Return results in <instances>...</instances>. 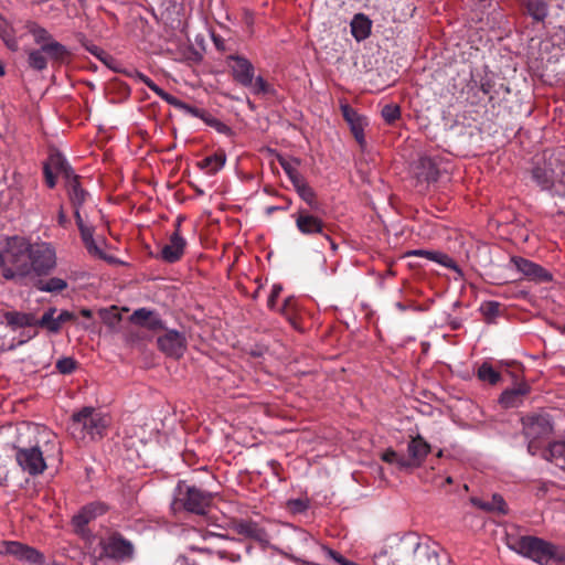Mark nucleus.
Segmentation results:
<instances>
[{"mask_svg": "<svg viewBox=\"0 0 565 565\" xmlns=\"http://www.w3.org/2000/svg\"><path fill=\"white\" fill-rule=\"evenodd\" d=\"M18 466L30 476L44 472L49 461L62 460V447L57 436L46 429H38L34 445L19 438L12 447Z\"/></svg>", "mask_w": 565, "mask_h": 565, "instance_id": "nucleus-1", "label": "nucleus"}, {"mask_svg": "<svg viewBox=\"0 0 565 565\" xmlns=\"http://www.w3.org/2000/svg\"><path fill=\"white\" fill-rule=\"evenodd\" d=\"M507 546L541 565H558L565 561V548L531 535H521L515 527L505 534Z\"/></svg>", "mask_w": 565, "mask_h": 565, "instance_id": "nucleus-2", "label": "nucleus"}, {"mask_svg": "<svg viewBox=\"0 0 565 565\" xmlns=\"http://www.w3.org/2000/svg\"><path fill=\"white\" fill-rule=\"evenodd\" d=\"M54 172L61 174L66 182L67 195L74 209H81L89 198V193L81 186L79 178L57 150H51L47 160L43 164L45 183L49 188L56 185Z\"/></svg>", "mask_w": 565, "mask_h": 565, "instance_id": "nucleus-3", "label": "nucleus"}, {"mask_svg": "<svg viewBox=\"0 0 565 565\" xmlns=\"http://www.w3.org/2000/svg\"><path fill=\"white\" fill-rule=\"evenodd\" d=\"M30 245L23 237L6 238L0 252V266L4 278H23L31 274Z\"/></svg>", "mask_w": 565, "mask_h": 565, "instance_id": "nucleus-4", "label": "nucleus"}, {"mask_svg": "<svg viewBox=\"0 0 565 565\" xmlns=\"http://www.w3.org/2000/svg\"><path fill=\"white\" fill-rule=\"evenodd\" d=\"M108 426V418L93 407H83L72 415L67 430L77 441L102 438Z\"/></svg>", "mask_w": 565, "mask_h": 565, "instance_id": "nucleus-5", "label": "nucleus"}, {"mask_svg": "<svg viewBox=\"0 0 565 565\" xmlns=\"http://www.w3.org/2000/svg\"><path fill=\"white\" fill-rule=\"evenodd\" d=\"M532 178L536 184L553 195L565 196V161L550 156L537 163L532 170Z\"/></svg>", "mask_w": 565, "mask_h": 565, "instance_id": "nucleus-6", "label": "nucleus"}, {"mask_svg": "<svg viewBox=\"0 0 565 565\" xmlns=\"http://www.w3.org/2000/svg\"><path fill=\"white\" fill-rule=\"evenodd\" d=\"M213 495L195 486L179 481L174 490L173 505L188 512L203 515L212 503Z\"/></svg>", "mask_w": 565, "mask_h": 565, "instance_id": "nucleus-7", "label": "nucleus"}, {"mask_svg": "<svg viewBox=\"0 0 565 565\" xmlns=\"http://www.w3.org/2000/svg\"><path fill=\"white\" fill-rule=\"evenodd\" d=\"M553 425L548 415L535 414L523 418V434L527 440V451L535 456L550 438Z\"/></svg>", "mask_w": 565, "mask_h": 565, "instance_id": "nucleus-8", "label": "nucleus"}, {"mask_svg": "<svg viewBox=\"0 0 565 565\" xmlns=\"http://www.w3.org/2000/svg\"><path fill=\"white\" fill-rule=\"evenodd\" d=\"M99 558H108L115 562H126L134 557V544L119 532H114L99 541Z\"/></svg>", "mask_w": 565, "mask_h": 565, "instance_id": "nucleus-9", "label": "nucleus"}, {"mask_svg": "<svg viewBox=\"0 0 565 565\" xmlns=\"http://www.w3.org/2000/svg\"><path fill=\"white\" fill-rule=\"evenodd\" d=\"M31 271L38 276H46L56 267V253L49 243L40 242L30 245Z\"/></svg>", "mask_w": 565, "mask_h": 565, "instance_id": "nucleus-10", "label": "nucleus"}, {"mask_svg": "<svg viewBox=\"0 0 565 565\" xmlns=\"http://www.w3.org/2000/svg\"><path fill=\"white\" fill-rule=\"evenodd\" d=\"M0 554L12 555L19 561H25L30 564H43L44 556L32 546L18 541H2L0 543Z\"/></svg>", "mask_w": 565, "mask_h": 565, "instance_id": "nucleus-11", "label": "nucleus"}, {"mask_svg": "<svg viewBox=\"0 0 565 565\" xmlns=\"http://www.w3.org/2000/svg\"><path fill=\"white\" fill-rule=\"evenodd\" d=\"M157 344L166 355L180 359L186 350V338L177 330H168L157 339Z\"/></svg>", "mask_w": 565, "mask_h": 565, "instance_id": "nucleus-12", "label": "nucleus"}, {"mask_svg": "<svg viewBox=\"0 0 565 565\" xmlns=\"http://www.w3.org/2000/svg\"><path fill=\"white\" fill-rule=\"evenodd\" d=\"M297 228L305 235L321 234L327 241L330 242L333 249L337 248L335 244L331 241L330 236L324 233V223L319 217L309 214L307 211L300 210L296 218Z\"/></svg>", "mask_w": 565, "mask_h": 565, "instance_id": "nucleus-13", "label": "nucleus"}, {"mask_svg": "<svg viewBox=\"0 0 565 565\" xmlns=\"http://www.w3.org/2000/svg\"><path fill=\"white\" fill-rule=\"evenodd\" d=\"M228 60L234 79L242 86H252L254 79L253 64L247 58L238 55H231Z\"/></svg>", "mask_w": 565, "mask_h": 565, "instance_id": "nucleus-14", "label": "nucleus"}, {"mask_svg": "<svg viewBox=\"0 0 565 565\" xmlns=\"http://www.w3.org/2000/svg\"><path fill=\"white\" fill-rule=\"evenodd\" d=\"M185 247V238L179 233H172L169 242L162 246L158 257L169 264L177 263L182 258Z\"/></svg>", "mask_w": 565, "mask_h": 565, "instance_id": "nucleus-15", "label": "nucleus"}, {"mask_svg": "<svg viewBox=\"0 0 565 565\" xmlns=\"http://www.w3.org/2000/svg\"><path fill=\"white\" fill-rule=\"evenodd\" d=\"M407 450L409 458H406V462L409 463V469L418 468L430 452V445L418 435L411 439Z\"/></svg>", "mask_w": 565, "mask_h": 565, "instance_id": "nucleus-16", "label": "nucleus"}, {"mask_svg": "<svg viewBox=\"0 0 565 565\" xmlns=\"http://www.w3.org/2000/svg\"><path fill=\"white\" fill-rule=\"evenodd\" d=\"M108 507L103 502H92L83 507L77 514L73 516V524L76 529L83 530L90 521L105 514Z\"/></svg>", "mask_w": 565, "mask_h": 565, "instance_id": "nucleus-17", "label": "nucleus"}, {"mask_svg": "<svg viewBox=\"0 0 565 565\" xmlns=\"http://www.w3.org/2000/svg\"><path fill=\"white\" fill-rule=\"evenodd\" d=\"M511 263L515 269H518L530 279L537 281H547L551 279V275L543 267L529 259L522 257H512Z\"/></svg>", "mask_w": 565, "mask_h": 565, "instance_id": "nucleus-18", "label": "nucleus"}, {"mask_svg": "<svg viewBox=\"0 0 565 565\" xmlns=\"http://www.w3.org/2000/svg\"><path fill=\"white\" fill-rule=\"evenodd\" d=\"M341 113L343 118L350 125L351 131L355 138V140L363 146L365 142L364 139V126L365 118L356 113L350 105L343 104L341 105Z\"/></svg>", "mask_w": 565, "mask_h": 565, "instance_id": "nucleus-19", "label": "nucleus"}, {"mask_svg": "<svg viewBox=\"0 0 565 565\" xmlns=\"http://www.w3.org/2000/svg\"><path fill=\"white\" fill-rule=\"evenodd\" d=\"M233 530L237 534L259 543H267L269 539L265 529L254 521H237L233 524Z\"/></svg>", "mask_w": 565, "mask_h": 565, "instance_id": "nucleus-20", "label": "nucleus"}, {"mask_svg": "<svg viewBox=\"0 0 565 565\" xmlns=\"http://www.w3.org/2000/svg\"><path fill=\"white\" fill-rule=\"evenodd\" d=\"M408 256H422L426 257L429 260H434L447 268H450L458 274L461 275V270L456 264V262L449 257L448 255L440 253V252H433V250H426V249H414L407 253Z\"/></svg>", "mask_w": 565, "mask_h": 565, "instance_id": "nucleus-21", "label": "nucleus"}, {"mask_svg": "<svg viewBox=\"0 0 565 565\" xmlns=\"http://www.w3.org/2000/svg\"><path fill=\"white\" fill-rule=\"evenodd\" d=\"M470 502L475 507H477L486 512L498 513V514H507V512H508L507 503L500 494H493L490 501H484V500L473 497L470 499Z\"/></svg>", "mask_w": 565, "mask_h": 565, "instance_id": "nucleus-22", "label": "nucleus"}, {"mask_svg": "<svg viewBox=\"0 0 565 565\" xmlns=\"http://www.w3.org/2000/svg\"><path fill=\"white\" fill-rule=\"evenodd\" d=\"M544 459L553 462L558 468L565 470V443L556 441L543 450Z\"/></svg>", "mask_w": 565, "mask_h": 565, "instance_id": "nucleus-23", "label": "nucleus"}, {"mask_svg": "<svg viewBox=\"0 0 565 565\" xmlns=\"http://www.w3.org/2000/svg\"><path fill=\"white\" fill-rule=\"evenodd\" d=\"M2 319L12 328L35 327V316L32 313L8 311L2 315Z\"/></svg>", "mask_w": 565, "mask_h": 565, "instance_id": "nucleus-24", "label": "nucleus"}, {"mask_svg": "<svg viewBox=\"0 0 565 565\" xmlns=\"http://www.w3.org/2000/svg\"><path fill=\"white\" fill-rule=\"evenodd\" d=\"M137 78L143 83L147 87H149L154 94H157L159 97H161L164 102H167L169 105L180 108L182 107V100L177 98L175 96L164 92L161 87H159L151 78H149L147 75L142 73H137Z\"/></svg>", "mask_w": 565, "mask_h": 565, "instance_id": "nucleus-25", "label": "nucleus"}, {"mask_svg": "<svg viewBox=\"0 0 565 565\" xmlns=\"http://www.w3.org/2000/svg\"><path fill=\"white\" fill-rule=\"evenodd\" d=\"M371 26V20L366 15L359 13L351 21V33L355 40L362 41L370 35Z\"/></svg>", "mask_w": 565, "mask_h": 565, "instance_id": "nucleus-26", "label": "nucleus"}, {"mask_svg": "<svg viewBox=\"0 0 565 565\" xmlns=\"http://www.w3.org/2000/svg\"><path fill=\"white\" fill-rule=\"evenodd\" d=\"M529 15L536 22H543L548 15V4L545 0H521Z\"/></svg>", "mask_w": 565, "mask_h": 565, "instance_id": "nucleus-27", "label": "nucleus"}, {"mask_svg": "<svg viewBox=\"0 0 565 565\" xmlns=\"http://www.w3.org/2000/svg\"><path fill=\"white\" fill-rule=\"evenodd\" d=\"M529 392L526 385L504 391L500 396V404L505 408L516 407L521 403L522 396Z\"/></svg>", "mask_w": 565, "mask_h": 565, "instance_id": "nucleus-28", "label": "nucleus"}, {"mask_svg": "<svg viewBox=\"0 0 565 565\" xmlns=\"http://www.w3.org/2000/svg\"><path fill=\"white\" fill-rule=\"evenodd\" d=\"M226 162V156L224 152H217L209 156L198 162V167L204 170L207 174H215L220 171Z\"/></svg>", "mask_w": 565, "mask_h": 565, "instance_id": "nucleus-29", "label": "nucleus"}, {"mask_svg": "<svg viewBox=\"0 0 565 565\" xmlns=\"http://www.w3.org/2000/svg\"><path fill=\"white\" fill-rule=\"evenodd\" d=\"M418 168L420 169L418 177L423 178L425 181L431 182L438 179V169L433 159L428 157L420 158Z\"/></svg>", "mask_w": 565, "mask_h": 565, "instance_id": "nucleus-30", "label": "nucleus"}, {"mask_svg": "<svg viewBox=\"0 0 565 565\" xmlns=\"http://www.w3.org/2000/svg\"><path fill=\"white\" fill-rule=\"evenodd\" d=\"M42 49L43 51H45L46 55H49L52 60L57 62L65 61L70 55L68 50L63 44L54 40L44 43L42 45Z\"/></svg>", "mask_w": 565, "mask_h": 565, "instance_id": "nucleus-31", "label": "nucleus"}, {"mask_svg": "<svg viewBox=\"0 0 565 565\" xmlns=\"http://www.w3.org/2000/svg\"><path fill=\"white\" fill-rule=\"evenodd\" d=\"M0 36L4 44L10 50H17L18 49V41L15 38V32L13 26L10 24V22L0 15Z\"/></svg>", "mask_w": 565, "mask_h": 565, "instance_id": "nucleus-32", "label": "nucleus"}, {"mask_svg": "<svg viewBox=\"0 0 565 565\" xmlns=\"http://www.w3.org/2000/svg\"><path fill=\"white\" fill-rule=\"evenodd\" d=\"M35 287L38 290L44 292H61L67 288V282L62 278L52 277L47 280H39Z\"/></svg>", "mask_w": 565, "mask_h": 565, "instance_id": "nucleus-33", "label": "nucleus"}, {"mask_svg": "<svg viewBox=\"0 0 565 565\" xmlns=\"http://www.w3.org/2000/svg\"><path fill=\"white\" fill-rule=\"evenodd\" d=\"M56 312L55 308H49L41 319L35 318V326L46 328L50 332L57 333L60 331V326L57 322V318L54 317Z\"/></svg>", "mask_w": 565, "mask_h": 565, "instance_id": "nucleus-34", "label": "nucleus"}, {"mask_svg": "<svg viewBox=\"0 0 565 565\" xmlns=\"http://www.w3.org/2000/svg\"><path fill=\"white\" fill-rule=\"evenodd\" d=\"M93 235H94V228L93 227L82 228V231H81L82 241H83L85 247L87 248L88 253L93 254V255H99L100 256L102 255V250L97 246Z\"/></svg>", "mask_w": 565, "mask_h": 565, "instance_id": "nucleus-35", "label": "nucleus"}, {"mask_svg": "<svg viewBox=\"0 0 565 565\" xmlns=\"http://www.w3.org/2000/svg\"><path fill=\"white\" fill-rule=\"evenodd\" d=\"M45 55L46 53L42 47L40 50L31 51L28 57L29 65L36 71L44 70L47 64Z\"/></svg>", "mask_w": 565, "mask_h": 565, "instance_id": "nucleus-36", "label": "nucleus"}, {"mask_svg": "<svg viewBox=\"0 0 565 565\" xmlns=\"http://www.w3.org/2000/svg\"><path fill=\"white\" fill-rule=\"evenodd\" d=\"M501 305L497 301H486L480 306V312L487 320L492 322L500 315Z\"/></svg>", "mask_w": 565, "mask_h": 565, "instance_id": "nucleus-37", "label": "nucleus"}, {"mask_svg": "<svg viewBox=\"0 0 565 565\" xmlns=\"http://www.w3.org/2000/svg\"><path fill=\"white\" fill-rule=\"evenodd\" d=\"M382 460L387 463H395L399 469H409V463L406 462V458L398 455L393 449L385 450L382 456Z\"/></svg>", "mask_w": 565, "mask_h": 565, "instance_id": "nucleus-38", "label": "nucleus"}, {"mask_svg": "<svg viewBox=\"0 0 565 565\" xmlns=\"http://www.w3.org/2000/svg\"><path fill=\"white\" fill-rule=\"evenodd\" d=\"M478 377L490 384H495L500 380V374L491 365L483 363L478 370Z\"/></svg>", "mask_w": 565, "mask_h": 565, "instance_id": "nucleus-39", "label": "nucleus"}, {"mask_svg": "<svg viewBox=\"0 0 565 565\" xmlns=\"http://www.w3.org/2000/svg\"><path fill=\"white\" fill-rule=\"evenodd\" d=\"M381 115L387 124H393L401 116V107L394 103L386 104L383 106Z\"/></svg>", "mask_w": 565, "mask_h": 565, "instance_id": "nucleus-40", "label": "nucleus"}, {"mask_svg": "<svg viewBox=\"0 0 565 565\" xmlns=\"http://www.w3.org/2000/svg\"><path fill=\"white\" fill-rule=\"evenodd\" d=\"M255 95H267L274 93V88L262 77L258 76L252 81V86H248Z\"/></svg>", "mask_w": 565, "mask_h": 565, "instance_id": "nucleus-41", "label": "nucleus"}, {"mask_svg": "<svg viewBox=\"0 0 565 565\" xmlns=\"http://www.w3.org/2000/svg\"><path fill=\"white\" fill-rule=\"evenodd\" d=\"M297 193L299 194V196L305 201L307 202L312 209H316L318 206V202L316 200V193L313 191V189L308 184L306 183L305 185H302V188H300Z\"/></svg>", "mask_w": 565, "mask_h": 565, "instance_id": "nucleus-42", "label": "nucleus"}, {"mask_svg": "<svg viewBox=\"0 0 565 565\" xmlns=\"http://www.w3.org/2000/svg\"><path fill=\"white\" fill-rule=\"evenodd\" d=\"M30 33L33 35L34 41L38 44H41V46L44 43L52 41L50 33L45 29L41 28L40 25L32 24L30 26Z\"/></svg>", "mask_w": 565, "mask_h": 565, "instance_id": "nucleus-43", "label": "nucleus"}, {"mask_svg": "<svg viewBox=\"0 0 565 565\" xmlns=\"http://www.w3.org/2000/svg\"><path fill=\"white\" fill-rule=\"evenodd\" d=\"M278 162L285 173L290 178L298 171L299 160L294 158L278 157Z\"/></svg>", "mask_w": 565, "mask_h": 565, "instance_id": "nucleus-44", "label": "nucleus"}, {"mask_svg": "<svg viewBox=\"0 0 565 565\" xmlns=\"http://www.w3.org/2000/svg\"><path fill=\"white\" fill-rule=\"evenodd\" d=\"M202 120H204L209 126L213 127L216 131H218L221 134H225V135L233 134L232 129L227 125H225L224 122H222L221 120L211 116L207 113L205 114V116Z\"/></svg>", "mask_w": 565, "mask_h": 565, "instance_id": "nucleus-45", "label": "nucleus"}, {"mask_svg": "<svg viewBox=\"0 0 565 565\" xmlns=\"http://www.w3.org/2000/svg\"><path fill=\"white\" fill-rule=\"evenodd\" d=\"M55 367L62 374H71L76 369V361L72 358H63L56 362Z\"/></svg>", "mask_w": 565, "mask_h": 565, "instance_id": "nucleus-46", "label": "nucleus"}, {"mask_svg": "<svg viewBox=\"0 0 565 565\" xmlns=\"http://www.w3.org/2000/svg\"><path fill=\"white\" fill-rule=\"evenodd\" d=\"M151 316L152 311L147 310L145 308H140L132 313L131 321H134L135 323H139L141 326H146Z\"/></svg>", "mask_w": 565, "mask_h": 565, "instance_id": "nucleus-47", "label": "nucleus"}, {"mask_svg": "<svg viewBox=\"0 0 565 565\" xmlns=\"http://www.w3.org/2000/svg\"><path fill=\"white\" fill-rule=\"evenodd\" d=\"M82 44L89 53L98 57L100 61H105L104 56H108L103 49L88 41H83Z\"/></svg>", "mask_w": 565, "mask_h": 565, "instance_id": "nucleus-48", "label": "nucleus"}, {"mask_svg": "<svg viewBox=\"0 0 565 565\" xmlns=\"http://www.w3.org/2000/svg\"><path fill=\"white\" fill-rule=\"evenodd\" d=\"M103 319L105 323L109 326H115L120 320V315L116 311L115 308L111 310H103L102 312Z\"/></svg>", "mask_w": 565, "mask_h": 565, "instance_id": "nucleus-49", "label": "nucleus"}, {"mask_svg": "<svg viewBox=\"0 0 565 565\" xmlns=\"http://www.w3.org/2000/svg\"><path fill=\"white\" fill-rule=\"evenodd\" d=\"M179 109L184 111L188 115H191L193 117H198V118H201V119H203L205 114H206L205 110L196 108L194 106H191V105H189V104H186L184 102H182V107H180Z\"/></svg>", "mask_w": 565, "mask_h": 565, "instance_id": "nucleus-50", "label": "nucleus"}, {"mask_svg": "<svg viewBox=\"0 0 565 565\" xmlns=\"http://www.w3.org/2000/svg\"><path fill=\"white\" fill-rule=\"evenodd\" d=\"M322 551L328 557L333 559L339 565H345L349 563V559L344 558L340 553L333 551L332 548H329L328 546H322Z\"/></svg>", "mask_w": 565, "mask_h": 565, "instance_id": "nucleus-51", "label": "nucleus"}, {"mask_svg": "<svg viewBox=\"0 0 565 565\" xmlns=\"http://www.w3.org/2000/svg\"><path fill=\"white\" fill-rule=\"evenodd\" d=\"M281 290H282V287L280 285L273 286L271 292H270V295L268 297V301H267V305L270 309L275 308L276 300L280 296Z\"/></svg>", "mask_w": 565, "mask_h": 565, "instance_id": "nucleus-52", "label": "nucleus"}, {"mask_svg": "<svg viewBox=\"0 0 565 565\" xmlns=\"http://www.w3.org/2000/svg\"><path fill=\"white\" fill-rule=\"evenodd\" d=\"M7 332H8V326L7 323L3 321V319L0 320V349L1 350H4V349H12L13 345L12 344H8L4 342V338L7 335Z\"/></svg>", "mask_w": 565, "mask_h": 565, "instance_id": "nucleus-53", "label": "nucleus"}, {"mask_svg": "<svg viewBox=\"0 0 565 565\" xmlns=\"http://www.w3.org/2000/svg\"><path fill=\"white\" fill-rule=\"evenodd\" d=\"M289 180L291 181L296 191H298L300 188H302V185L307 183L305 178L298 171L291 175Z\"/></svg>", "mask_w": 565, "mask_h": 565, "instance_id": "nucleus-54", "label": "nucleus"}, {"mask_svg": "<svg viewBox=\"0 0 565 565\" xmlns=\"http://www.w3.org/2000/svg\"><path fill=\"white\" fill-rule=\"evenodd\" d=\"M9 470L6 465V460L0 458V486H4L8 481Z\"/></svg>", "mask_w": 565, "mask_h": 565, "instance_id": "nucleus-55", "label": "nucleus"}, {"mask_svg": "<svg viewBox=\"0 0 565 565\" xmlns=\"http://www.w3.org/2000/svg\"><path fill=\"white\" fill-rule=\"evenodd\" d=\"M148 329L156 330V329H162L163 324L162 321L152 313L151 318L148 320L147 324L145 326Z\"/></svg>", "mask_w": 565, "mask_h": 565, "instance_id": "nucleus-56", "label": "nucleus"}, {"mask_svg": "<svg viewBox=\"0 0 565 565\" xmlns=\"http://www.w3.org/2000/svg\"><path fill=\"white\" fill-rule=\"evenodd\" d=\"M56 318H57L58 326L61 327L62 323L73 320L75 318V316H74V313H72L70 311L64 310Z\"/></svg>", "mask_w": 565, "mask_h": 565, "instance_id": "nucleus-57", "label": "nucleus"}, {"mask_svg": "<svg viewBox=\"0 0 565 565\" xmlns=\"http://www.w3.org/2000/svg\"><path fill=\"white\" fill-rule=\"evenodd\" d=\"M81 209H74V216H75V220H76V224L78 226V230L79 232L82 231V228H87L88 226H86L84 224V221L81 216V212H79Z\"/></svg>", "mask_w": 565, "mask_h": 565, "instance_id": "nucleus-58", "label": "nucleus"}, {"mask_svg": "<svg viewBox=\"0 0 565 565\" xmlns=\"http://www.w3.org/2000/svg\"><path fill=\"white\" fill-rule=\"evenodd\" d=\"M57 222L62 227H65L68 223V220L63 210V206L60 207L58 215H57Z\"/></svg>", "mask_w": 565, "mask_h": 565, "instance_id": "nucleus-59", "label": "nucleus"}, {"mask_svg": "<svg viewBox=\"0 0 565 565\" xmlns=\"http://www.w3.org/2000/svg\"><path fill=\"white\" fill-rule=\"evenodd\" d=\"M480 88H481V90H482L484 94H490V90H491V84H490V82H483V83H481Z\"/></svg>", "mask_w": 565, "mask_h": 565, "instance_id": "nucleus-60", "label": "nucleus"}, {"mask_svg": "<svg viewBox=\"0 0 565 565\" xmlns=\"http://www.w3.org/2000/svg\"><path fill=\"white\" fill-rule=\"evenodd\" d=\"M181 222H182V218L178 217L177 221H175V224H174V232L173 233H179L180 234Z\"/></svg>", "mask_w": 565, "mask_h": 565, "instance_id": "nucleus-61", "label": "nucleus"}, {"mask_svg": "<svg viewBox=\"0 0 565 565\" xmlns=\"http://www.w3.org/2000/svg\"><path fill=\"white\" fill-rule=\"evenodd\" d=\"M81 315L83 317H85V318H90L92 317V310L84 308V309L81 310Z\"/></svg>", "mask_w": 565, "mask_h": 565, "instance_id": "nucleus-62", "label": "nucleus"}, {"mask_svg": "<svg viewBox=\"0 0 565 565\" xmlns=\"http://www.w3.org/2000/svg\"><path fill=\"white\" fill-rule=\"evenodd\" d=\"M4 74H6V68H4L3 63L0 61V76H4Z\"/></svg>", "mask_w": 565, "mask_h": 565, "instance_id": "nucleus-63", "label": "nucleus"}, {"mask_svg": "<svg viewBox=\"0 0 565 565\" xmlns=\"http://www.w3.org/2000/svg\"><path fill=\"white\" fill-rule=\"evenodd\" d=\"M289 303H290V299H286L285 303H284V306L281 308V311H285L287 309V307L289 306Z\"/></svg>", "mask_w": 565, "mask_h": 565, "instance_id": "nucleus-64", "label": "nucleus"}]
</instances>
